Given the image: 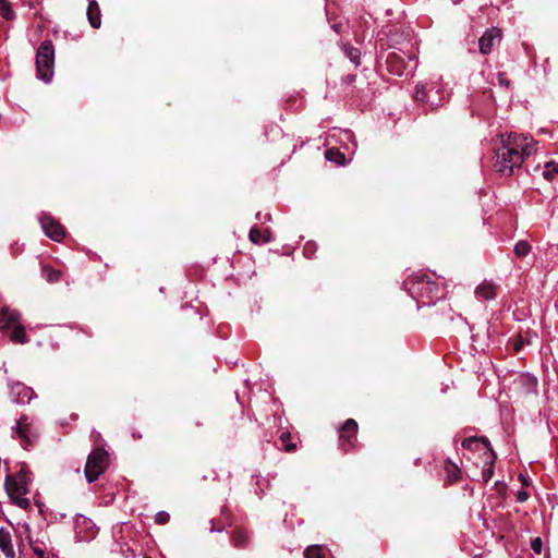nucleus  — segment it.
I'll return each instance as SVG.
<instances>
[{"instance_id": "f257e3e1", "label": "nucleus", "mask_w": 558, "mask_h": 558, "mask_svg": "<svg viewBox=\"0 0 558 558\" xmlns=\"http://www.w3.org/2000/svg\"><path fill=\"white\" fill-rule=\"evenodd\" d=\"M529 141V135L510 133L507 137L501 135L500 146L495 151L494 167L502 175L510 177L514 168L522 165L521 150Z\"/></svg>"}, {"instance_id": "f03ea898", "label": "nucleus", "mask_w": 558, "mask_h": 558, "mask_svg": "<svg viewBox=\"0 0 558 558\" xmlns=\"http://www.w3.org/2000/svg\"><path fill=\"white\" fill-rule=\"evenodd\" d=\"M403 289L414 299L426 298L429 301L439 292L438 283L423 272L408 277L403 281Z\"/></svg>"}, {"instance_id": "7ed1b4c3", "label": "nucleus", "mask_w": 558, "mask_h": 558, "mask_svg": "<svg viewBox=\"0 0 558 558\" xmlns=\"http://www.w3.org/2000/svg\"><path fill=\"white\" fill-rule=\"evenodd\" d=\"M109 466V453L101 447H97L88 454L84 468L85 478L88 483L95 482Z\"/></svg>"}, {"instance_id": "20e7f679", "label": "nucleus", "mask_w": 558, "mask_h": 558, "mask_svg": "<svg viewBox=\"0 0 558 558\" xmlns=\"http://www.w3.org/2000/svg\"><path fill=\"white\" fill-rule=\"evenodd\" d=\"M54 49L51 40L40 44L36 54V66L39 78L49 82L53 75Z\"/></svg>"}, {"instance_id": "39448f33", "label": "nucleus", "mask_w": 558, "mask_h": 558, "mask_svg": "<svg viewBox=\"0 0 558 558\" xmlns=\"http://www.w3.org/2000/svg\"><path fill=\"white\" fill-rule=\"evenodd\" d=\"M359 424L354 418H348L338 429L340 447L349 452L357 442Z\"/></svg>"}, {"instance_id": "423d86ee", "label": "nucleus", "mask_w": 558, "mask_h": 558, "mask_svg": "<svg viewBox=\"0 0 558 558\" xmlns=\"http://www.w3.org/2000/svg\"><path fill=\"white\" fill-rule=\"evenodd\" d=\"M4 488L10 499H13V497L19 495L28 494L26 472L24 470H20L15 474L7 475L4 480Z\"/></svg>"}, {"instance_id": "0eeeda50", "label": "nucleus", "mask_w": 558, "mask_h": 558, "mask_svg": "<svg viewBox=\"0 0 558 558\" xmlns=\"http://www.w3.org/2000/svg\"><path fill=\"white\" fill-rule=\"evenodd\" d=\"M40 225L46 235L51 240L60 242L65 236V229L63 226L50 215H43Z\"/></svg>"}, {"instance_id": "6e6552de", "label": "nucleus", "mask_w": 558, "mask_h": 558, "mask_svg": "<svg viewBox=\"0 0 558 558\" xmlns=\"http://www.w3.org/2000/svg\"><path fill=\"white\" fill-rule=\"evenodd\" d=\"M502 33L497 27H490L485 31L478 39L480 52L482 54H489L496 43L501 40Z\"/></svg>"}, {"instance_id": "1a4fd4ad", "label": "nucleus", "mask_w": 558, "mask_h": 558, "mask_svg": "<svg viewBox=\"0 0 558 558\" xmlns=\"http://www.w3.org/2000/svg\"><path fill=\"white\" fill-rule=\"evenodd\" d=\"M386 66L390 74L401 76L405 70V61L400 54L389 52L386 58Z\"/></svg>"}, {"instance_id": "9d476101", "label": "nucleus", "mask_w": 558, "mask_h": 558, "mask_svg": "<svg viewBox=\"0 0 558 558\" xmlns=\"http://www.w3.org/2000/svg\"><path fill=\"white\" fill-rule=\"evenodd\" d=\"M19 314L3 307L0 311V330L8 331L10 328L19 324Z\"/></svg>"}, {"instance_id": "9b49d317", "label": "nucleus", "mask_w": 558, "mask_h": 558, "mask_svg": "<svg viewBox=\"0 0 558 558\" xmlns=\"http://www.w3.org/2000/svg\"><path fill=\"white\" fill-rule=\"evenodd\" d=\"M86 15L93 28H99L101 25L100 9L96 0H90L87 7Z\"/></svg>"}, {"instance_id": "f8f14e48", "label": "nucleus", "mask_w": 558, "mask_h": 558, "mask_svg": "<svg viewBox=\"0 0 558 558\" xmlns=\"http://www.w3.org/2000/svg\"><path fill=\"white\" fill-rule=\"evenodd\" d=\"M0 549L5 555L7 558H14L11 534L4 527L0 529Z\"/></svg>"}, {"instance_id": "ddd939ff", "label": "nucleus", "mask_w": 558, "mask_h": 558, "mask_svg": "<svg viewBox=\"0 0 558 558\" xmlns=\"http://www.w3.org/2000/svg\"><path fill=\"white\" fill-rule=\"evenodd\" d=\"M234 547L244 548L248 544V534L242 527H235L231 535Z\"/></svg>"}, {"instance_id": "4468645a", "label": "nucleus", "mask_w": 558, "mask_h": 558, "mask_svg": "<svg viewBox=\"0 0 558 558\" xmlns=\"http://www.w3.org/2000/svg\"><path fill=\"white\" fill-rule=\"evenodd\" d=\"M445 471L447 473V481L450 484H454L461 478L462 472H461L460 468L456 463L451 462L450 460L446 461Z\"/></svg>"}, {"instance_id": "2eb2a0df", "label": "nucleus", "mask_w": 558, "mask_h": 558, "mask_svg": "<svg viewBox=\"0 0 558 558\" xmlns=\"http://www.w3.org/2000/svg\"><path fill=\"white\" fill-rule=\"evenodd\" d=\"M496 290L497 287L494 283L485 281L476 288L475 292L484 300H492L496 296Z\"/></svg>"}, {"instance_id": "dca6fc26", "label": "nucleus", "mask_w": 558, "mask_h": 558, "mask_svg": "<svg viewBox=\"0 0 558 558\" xmlns=\"http://www.w3.org/2000/svg\"><path fill=\"white\" fill-rule=\"evenodd\" d=\"M10 339L15 343L21 344L28 342L25 328L21 324H17L14 327H12L10 332Z\"/></svg>"}, {"instance_id": "f3484780", "label": "nucleus", "mask_w": 558, "mask_h": 558, "mask_svg": "<svg viewBox=\"0 0 558 558\" xmlns=\"http://www.w3.org/2000/svg\"><path fill=\"white\" fill-rule=\"evenodd\" d=\"M325 157L327 160L336 162L339 166H343L345 163V156L338 148L331 147L326 149Z\"/></svg>"}, {"instance_id": "a211bd4d", "label": "nucleus", "mask_w": 558, "mask_h": 558, "mask_svg": "<svg viewBox=\"0 0 558 558\" xmlns=\"http://www.w3.org/2000/svg\"><path fill=\"white\" fill-rule=\"evenodd\" d=\"M41 275L48 282L56 283L60 281L62 272L61 270L54 269L50 266H44Z\"/></svg>"}, {"instance_id": "6ab92c4d", "label": "nucleus", "mask_w": 558, "mask_h": 558, "mask_svg": "<svg viewBox=\"0 0 558 558\" xmlns=\"http://www.w3.org/2000/svg\"><path fill=\"white\" fill-rule=\"evenodd\" d=\"M489 458H490V460L487 463L488 466L483 469V471H482V478H483L484 483H488L494 475V464L497 459V454L494 450H492V457H489Z\"/></svg>"}, {"instance_id": "aec40b11", "label": "nucleus", "mask_w": 558, "mask_h": 558, "mask_svg": "<svg viewBox=\"0 0 558 558\" xmlns=\"http://www.w3.org/2000/svg\"><path fill=\"white\" fill-rule=\"evenodd\" d=\"M305 558H325L322 545H311L304 550Z\"/></svg>"}, {"instance_id": "412c9836", "label": "nucleus", "mask_w": 558, "mask_h": 558, "mask_svg": "<svg viewBox=\"0 0 558 558\" xmlns=\"http://www.w3.org/2000/svg\"><path fill=\"white\" fill-rule=\"evenodd\" d=\"M344 54L357 66L360 64L361 51L350 45L343 46Z\"/></svg>"}, {"instance_id": "4be33fe9", "label": "nucleus", "mask_w": 558, "mask_h": 558, "mask_svg": "<svg viewBox=\"0 0 558 558\" xmlns=\"http://www.w3.org/2000/svg\"><path fill=\"white\" fill-rule=\"evenodd\" d=\"M530 252L531 244L527 241L521 240L514 245V254L520 258L525 257Z\"/></svg>"}, {"instance_id": "5701e85b", "label": "nucleus", "mask_w": 558, "mask_h": 558, "mask_svg": "<svg viewBox=\"0 0 558 558\" xmlns=\"http://www.w3.org/2000/svg\"><path fill=\"white\" fill-rule=\"evenodd\" d=\"M0 14L5 20L10 21L15 17V13L11 8V4L8 2V0H0Z\"/></svg>"}, {"instance_id": "b1692460", "label": "nucleus", "mask_w": 558, "mask_h": 558, "mask_svg": "<svg viewBox=\"0 0 558 558\" xmlns=\"http://www.w3.org/2000/svg\"><path fill=\"white\" fill-rule=\"evenodd\" d=\"M280 441L283 446V449L287 452H293L296 450V444L291 441V434L289 432H283L280 436Z\"/></svg>"}, {"instance_id": "393cba45", "label": "nucleus", "mask_w": 558, "mask_h": 558, "mask_svg": "<svg viewBox=\"0 0 558 558\" xmlns=\"http://www.w3.org/2000/svg\"><path fill=\"white\" fill-rule=\"evenodd\" d=\"M536 145H537V142L534 141L533 137H531L529 135V141L525 143V146L521 150V153H522V162L524 161L525 157H529V156L533 155L534 153H536Z\"/></svg>"}, {"instance_id": "a878e982", "label": "nucleus", "mask_w": 558, "mask_h": 558, "mask_svg": "<svg viewBox=\"0 0 558 558\" xmlns=\"http://www.w3.org/2000/svg\"><path fill=\"white\" fill-rule=\"evenodd\" d=\"M556 174H558V163L555 161L547 162L545 165V171L543 172L544 178L550 181L555 178Z\"/></svg>"}, {"instance_id": "bb28decb", "label": "nucleus", "mask_w": 558, "mask_h": 558, "mask_svg": "<svg viewBox=\"0 0 558 558\" xmlns=\"http://www.w3.org/2000/svg\"><path fill=\"white\" fill-rule=\"evenodd\" d=\"M28 430H29L28 425H27V424H25V423H23V421H22V420H20V421L17 422L16 433L19 434V436L21 437V439H22L23 441H25L27 445H29V444H31V440H29V438H28Z\"/></svg>"}, {"instance_id": "cd10ccee", "label": "nucleus", "mask_w": 558, "mask_h": 558, "mask_svg": "<svg viewBox=\"0 0 558 558\" xmlns=\"http://www.w3.org/2000/svg\"><path fill=\"white\" fill-rule=\"evenodd\" d=\"M23 495H19L16 497H13V499H11V502L16 505L17 507L24 509V510H28L31 509V501L28 498H24L22 497Z\"/></svg>"}, {"instance_id": "c85d7f7f", "label": "nucleus", "mask_w": 558, "mask_h": 558, "mask_svg": "<svg viewBox=\"0 0 558 558\" xmlns=\"http://www.w3.org/2000/svg\"><path fill=\"white\" fill-rule=\"evenodd\" d=\"M478 445L480 444H477V436L464 438L462 441V447L468 450L477 449Z\"/></svg>"}, {"instance_id": "c756f323", "label": "nucleus", "mask_w": 558, "mask_h": 558, "mask_svg": "<svg viewBox=\"0 0 558 558\" xmlns=\"http://www.w3.org/2000/svg\"><path fill=\"white\" fill-rule=\"evenodd\" d=\"M248 238L254 244H260L263 242V234L256 227L250 230Z\"/></svg>"}, {"instance_id": "7c9ffc66", "label": "nucleus", "mask_w": 558, "mask_h": 558, "mask_svg": "<svg viewBox=\"0 0 558 558\" xmlns=\"http://www.w3.org/2000/svg\"><path fill=\"white\" fill-rule=\"evenodd\" d=\"M170 520V514L166 511H159L155 515V522L159 525L167 524Z\"/></svg>"}, {"instance_id": "2f4dec72", "label": "nucleus", "mask_w": 558, "mask_h": 558, "mask_svg": "<svg viewBox=\"0 0 558 558\" xmlns=\"http://www.w3.org/2000/svg\"><path fill=\"white\" fill-rule=\"evenodd\" d=\"M414 99L418 102H425L426 101V92L424 86H416L415 87V94Z\"/></svg>"}, {"instance_id": "473e14b6", "label": "nucleus", "mask_w": 558, "mask_h": 558, "mask_svg": "<svg viewBox=\"0 0 558 558\" xmlns=\"http://www.w3.org/2000/svg\"><path fill=\"white\" fill-rule=\"evenodd\" d=\"M531 548L535 554H541L543 548V541L541 537H535L531 541Z\"/></svg>"}, {"instance_id": "72a5a7b5", "label": "nucleus", "mask_w": 558, "mask_h": 558, "mask_svg": "<svg viewBox=\"0 0 558 558\" xmlns=\"http://www.w3.org/2000/svg\"><path fill=\"white\" fill-rule=\"evenodd\" d=\"M477 444H482L492 454V450H494V449L492 448L490 441L488 440L487 437H485V436L477 437Z\"/></svg>"}, {"instance_id": "f704fd0d", "label": "nucleus", "mask_w": 558, "mask_h": 558, "mask_svg": "<svg viewBox=\"0 0 558 558\" xmlns=\"http://www.w3.org/2000/svg\"><path fill=\"white\" fill-rule=\"evenodd\" d=\"M529 499V493L525 490H520L517 494V501L524 502Z\"/></svg>"}, {"instance_id": "c9c22d12", "label": "nucleus", "mask_w": 558, "mask_h": 558, "mask_svg": "<svg viewBox=\"0 0 558 558\" xmlns=\"http://www.w3.org/2000/svg\"><path fill=\"white\" fill-rule=\"evenodd\" d=\"M498 82L500 85H505L507 87L510 85V81L502 73L498 74Z\"/></svg>"}, {"instance_id": "e433bc0d", "label": "nucleus", "mask_w": 558, "mask_h": 558, "mask_svg": "<svg viewBox=\"0 0 558 558\" xmlns=\"http://www.w3.org/2000/svg\"><path fill=\"white\" fill-rule=\"evenodd\" d=\"M523 344L524 343H523L522 337L519 336V338L514 341V344H513L514 345V351L519 352L522 349Z\"/></svg>"}, {"instance_id": "4c0bfd02", "label": "nucleus", "mask_w": 558, "mask_h": 558, "mask_svg": "<svg viewBox=\"0 0 558 558\" xmlns=\"http://www.w3.org/2000/svg\"><path fill=\"white\" fill-rule=\"evenodd\" d=\"M33 550H34V554L36 556H38V558H44L45 557V551L41 548L34 547Z\"/></svg>"}, {"instance_id": "58836bf2", "label": "nucleus", "mask_w": 558, "mask_h": 558, "mask_svg": "<svg viewBox=\"0 0 558 558\" xmlns=\"http://www.w3.org/2000/svg\"><path fill=\"white\" fill-rule=\"evenodd\" d=\"M344 83L347 84H352L354 81H355V75L354 74H349L344 77Z\"/></svg>"}, {"instance_id": "ea45409f", "label": "nucleus", "mask_w": 558, "mask_h": 558, "mask_svg": "<svg viewBox=\"0 0 558 558\" xmlns=\"http://www.w3.org/2000/svg\"><path fill=\"white\" fill-rule=\"evenodd\" d=\"M223 527H225L223 525H218L214 521H211V529H210L211 532L213 531H221V530H223Z\"/></svg>"}, {"instance_id": "a19ab883", "label": "nucleus", "mask_w": 558, "mask_h": 558, "mask_svg": "<svg viewBox=\"0 0 558 558\" xmlns=\"http://www.w3.org/2000/svg\"><path fill=\"white\" fill-rule=\"evenodd\" d=\"M496 488L500 492L501 489H506V485L500 483V482H496L495 484Z\"/></svg>"}, {"instance_id": "79ce46f5", "label": "nucleus", "mask_w": 558, "mask_h": 558, "mask_svg": "<svg viewBox=\"0 0 558 558\" xmlns=\"http://www.w3.org/2000/svg\"><path fill=\"white\" fill-rule=\"evenodd\" d=\"M270 241V231L267 230L266 234L263 235V242H269Z\"/></svg>"}, {"instance_id": "37998d69", "label": "nucleus", "mask_w": 558, "mask_h": 558, "mask_svg": "<svg viewBox=\"0 0 558 558\" xmlns=\"http://www.w3.org/2000/svg\"><path fill=\"white\" fill-rule=\"evenodd\" d=\"M520 481H521L523 486H527L529 485V482L526 481V478L522 474H520Z\"/></svg>"}, {"instance_id": "c03bdc74", "label": "nucleus", "mask_w": 558, "mask_h": 558, "mask_svg": "<svg viewBox=\"0 0 558 558\" xmlns=\"http://www.w3.org/2000/svg\"><path fill=\"white\" fill-rule=\"evenodd\" d=\"M332 27L337 33H340L341 24H335Z\"/></svg>"}, {"instance_id": "a18cd8bd", "label": "nucleus", "mask_w": 558, "mask_h": 558, "mask_svg": "<svg viewBox=\"0 0 558 558\" xmlns=\"http://www.w3.org/2000/svg\"><path fill=\"white\" fill-rule=\"evenodd\" d=\"M195 425H196L197 427H199L202 424H201V422L196 421V422H195Z\"/></svg>"}, {"instance_id": "49530a36", "label": "nucleus", "mask_w": 558, "mask_h": 558, "mask_svg": "<svg viewBox=\"0 0 558 558\" xmlns=\"http://www.w3.org/2000/svg\"><path fill=\"white\" fill-rule=\"evenodd\" d=\"M144 558H151V557H149V556H145Z\"/></svg>"}]
</instances>
